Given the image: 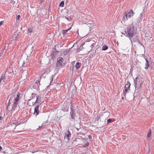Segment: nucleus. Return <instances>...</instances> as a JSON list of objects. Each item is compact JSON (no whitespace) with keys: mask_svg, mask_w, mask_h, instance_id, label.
Masks as SVG:
<instances>
[{"mask_svg":"<svg viewBox=\"0 0 154 154\" xmlns=\"http://www.w3.org/2000/svg\"><path fill=\"white\" fill-rule=\"evenodd\" d=\"M125 35L128 38L132 37L134 35H136L137 33L135 32L134 26L133 23L129 25L125 29Z\"/></svg>","mask_w":154,"mask_h":154,"instance_id":"1","label":"nucleus"},{"mask_svg":"<svg viewBox=\"0 0 154 154\" xmlns=\"http://www.w3.org/2000/svg\"><path fill=\"white\" fill-rule=\"evenodd\" d=\"M135 13L133 12V11L131 9L130 11H127L125 12V14H124L122 21L125 23L126 21L128 20V18H130L131 17L133 16Z\"/></svg>","mask_w":154,"mask_h":154,"instance_id":"2","label":"nucleus"},{"mask_svg":"<svg viewBox=\"0 0 154 154\" xmlns=\"http://www.w3.org/2000/svg\"><path fill=\"white\" fill-rule=\"evenodd\" d=\"M131 41V43L132 45L133 42H138L141 45L143 46L142 45L141 41L139 40L140 37L138 35H134L132 37L129 38Z\"/></svg>","mask_w":154,"mask_h":154,"instance_id":"3","label":"nucleus"},{"mask_svg":"<svg viewBox=\"0 0 154 154\" xmlns=\"http://www.w3.org/2000/svg\"><path fill=\"white\" fill-rule=\"evenodd\" d=\"M143 79L140 76L138 75L136 78L134 79V85L137 86L138 85H142L143 84Z\"/></svg>","mask_w":154,"mask_h":154,"instance_id":"4","label":"nucleus"},{"mask_svg":"<svg viewBox=\"0 0 154 154\" xmlns=\"http://www.w3.org/2000/svg\"><path fill=\"white\" fill-rule=\"evenodd\" d=\"M71 137V133L69 130H68L67 132L65 133L64 140L65 142H67L70 140V137Z\"/></svg>","mask_w":154,"mask_h":154,"instance_id":"5","label":"nucleus"},{"mask_svg":"<svg viewBox=\"0 0 154 154\" xmlns=\"http://www.w3.org/2000/svg\"><path fill=\"white\" fill-rule=\"evenodd\" d=\"M63 58L61 57H58L57 60V63L56 64V66L58 67H61L63 66L62 64Z\"/></svg>","mask_w":154,"mask_h":154,"instance_id":"6","label":"nucleus"},{"mask_svg":"<svg viewBox=\"0 0 154 154\" xmlns=\"http://www.w3.org/2000/svg\"><path fill=\"white\" fill-rule=\"evenodd\" d=\"M39 106L38 105L34 108V112L33 114L36 116L39 113V111L38 110Z\"/></svg>","mask_w":154,"mask_h":154,"instance_id":"7","label":"nucleus"},{"mask_svg":"<svg viewBox=\"0 0 154 154\" xmlns=\"http://www.w3.org/2000/svg\"><path fill=\"white\" fill-rule=\"evenodd\" d=\"M81 140L80 138H76L74 140H73L72 141V143L75 146H77L79 144V142Z\"/></svg>","mask_w":154,"mask_h":154,"instance_id":"8","label":"nucleus"},{"mask_svg":"<svg viewBox=\"0 0 154 154\" xmlns=\"http://www.w3.org/2000/svg\"><path fill=\"white\" fill-rule=\"evenodd\" d=\"M69 109V106L65 104L63 105V106L61 107V109L64 112H67L68 111Z\"/></svg>","mask_w":154,"mask_h":154,"instance_id":"9","label":"nucleus"},{"mask_svg":"<svg viewBox=\"0 0 154 154\" xmlns=\"http://www.w3.org/2000/svg\"><path fill=\"white\" fill-rule=\"evenodd\" d=\"M141 86L142 85H137V86H136L134 85V87L135 88V91H136L137 92L140 91L141 90Z\"/></svg>","mask_w":154,"mask_h":154,"instance_id":"10","label":"nucleus"},{"mask_svg":"<svg viewBox=\"0 0 154 154\" xmlns=\"http://www.w3.org/2000/svg\"><path fill=\"white\" fill-rule=\"evenodd\" d=\"M75 111H73V112L71 111L70 112V113L71 118L72 119L74 120L75 119V115H76V113H75Z\"/></svg>","mask_w":154,"mask_h":154,"instance_id":"11","label":"nucleus"},{"mask_svg":"<svg viewBox=\"0 0 154 154\" xmlns=\"http://www.w3.org/2000/svg\"><path fill=\"white\" fill-rule=\"evenodd\" d=\"M12 70V69L11 67H8L6 69V72L5 73V74L7 75L8 74H10L11 72V71Z\"/></svg>","mask_w":154,"mask_h":154,"instance_id":"12","label":"nucleus"},{"mask_svg":"<svg viewBox=\"0 0 154 154\" xmlns=\"http://www.w3.org/2000/svg\"><path fill=\"white\" fill-rule=\"evenodd\" d=\"M19 103L14 101L13 106L12 107L11 110L14 111L15 109L17 107V105Z\"/></svg>","mask_w":154,"mask_h":154,"instance_id":"13","label":"nucleus"},{"mask_svg":"<svg viewBox=\"0 0 154 154\" xmlns=\"http://www.w3.org/2000/svg\"><path fill=\"white\" fill-rule=\"evenodd\" d=\"M63 86V83H58L57 84L56 88L57 90H59L61 89Z\"/></svg>","mask_w":154,"mask_h":154,"instance_id":"14","label":"nucleus"},{"mask_svg":"<svg viewBox=\"0 0 154 154\" xmlns=\"http://www.w3.org/2000/svg\"><path fill=\"white\" fill-rule=\"evenodd\" d=\"M20 96V94L19 92H18L17 94L16 97L14 99V101L19 103V97Z\"/></svg>","mask_w":154,"mask_h":154,"instance_id":"15","label":"nucleus"},{"mask_svg":"<svg viewBox=\"0 0 154 154\" xmlns=\"http://www.w3.org/2000/svg\"><path fill=\"white\" fill-rule=\"evenodd\" d=\"M6 75L5 74H3L1 76V77L0 79V83L3 80V82H4V80L6 78Z\"/></svg>","mask_w":154,"mask_h":154,"instance_id":"16","label":"nucleus"},{"mask_svg":"<svg viewBox=\"0 0 154 154\" xmlns=\"http://www.w3.org/2000/svg\"><path fill=\"white\" fill-rule=\"evenodd\" d=\"M41 97L40 96H39V95L37 96H36V103H39L41 102Z\"/></svg>","mask_w":154,"mask_h":154,"instance_id":"17","label":"nucleus"},{"mask_svg":"<svg viewBox=\"0 0 154 154\" xmlns=\"http://www.w3.org/2000/svg\"><path fill=\"white\" fill-rule=\"evenodd\" d=\"M27 64L26 63L24 62H23V63L22 65L20 68V70H23V68H25V67H27Z\"/></svg>","mask_w":154,"mask_h":154,"instance_id":"18","label":"nucleus"},{"mask_svg":"<svg viewBox=\"0 0 154 154\" xmlns=\"http://www.w3.org/2000/svg\"><path fill=\"white\" fill-rule=\"evenodd\" d=\"M71 111H75V107L73 105V103L72 102H71Z\"/></svg>","mask_w":154,"mask_h":154,"instance_id":"19","label":"nucleus"},{"mask_svg":"<svg viewBox=\"0 0 154 154\" xmlns=\"http://www.w3.org/2000/svg\"><path fill=\"white\" fill-rule=\"evenodd\" d=\"M131 84L129 81H128L127 83L125 85L124 88H126L129 90H130V86Z\"/></svg>","mask_w":154,"mask_h":154,"instance_id":"20","label":"nucleus"},{"mask_svg":"<svg viewBox=\"0 0 154 154\" xmlns=\"http://www.w3.org/2000/svg\"><path fill=\"white\" fill-rule=\"evenodd\" d=\"M145 60L146 61V63L145 64V68L146 69H147L149 66V62L148 60L146 59V58H145Z\"/></svg>","mask_w":154,"mask_h":154,"instance_id":"21","label":"nucleus"},{"mask_svg":"<svg viewBox=\"0 0 154 154\" xmlns=\"http://www.w3.org/2000/svg\"><path fill=\"white\" fill-rule=\"evenodd\" d=\"M81 63L77 62L75 65V67L76 69H78L81 66Z\"/></svg>","mask_w":154,"mask_h":154,"instance_id":"22","label":"nucleus"},{"mask_svg":"<svg viewBox=\"0 0 154 154\" xmlns=\"http://www.w3.org/2000/svg\"><path fill=\"white\" fill-rule=\"evenodd\" d=\"M129 90L126 88H124L123 93V95L124 97H125L126 96V93Z\"/></svg>","mask_w":154,"mask_h":154,"instance_id":"23","label":"nucleus"},{"mask_svg":"<svg viewBox=\"0 0 154 154\" xmlns=\"http://www.w3.org/2000/svg\"><path fill=\"white\" fill-rule=\"evenodd\" d=\"M15 92H14L12 93V94L10 96L9 100H10V101H12V99L13 98L14 96L15 95Z\"/></svg>","mask_w":154,"mask_h":154,"instance_id":"24","label":"nucleus"},{"mask_svg":"<svg viewBox=\"0 0 154 154\" xmlns=\"http://www.w3.org/2000/svg\"><path fill=\"white\" fill-rule=\"evenodd\" d=\"M8 2L10 1V2L13 5L15 4L17 2V0H8Z\"/></svg>","mask_w":154,"mask_h":154,"instance_id":"25","label":"nucleus"},{"mask_svg":"<svg viewBox=\"0 0 154 154\" xmlns=\"http://www.w3.org/2000/svg\"><path fill=\"white\" fill-rule=\"evenodd\" d=\"M71 28V27H70V28H69L67 29H64L62 31L63 32V34H66L68 31L70 30Z\"/></svg>","mask_w":154,"mask_h":154,"instance_id":"26","label":"nucleus"},{"mask_svg":"<svg viewBox=\"0 0 154 154\" xmlns=\"http://www.w3.org/2000/svg\"><path fill=\"white\" fill-rule=\"evenodd\" d=\"M101 51L100 48H99V46H97V48L95 51V52L98 53L100 52Z\"/></svg>","mask_w":154,"mask_h":154,"instance_id":"27","label":"nucleus"},{"mask_svg":"<svg viewBox=\"0 0 154 154\" xmlns=\"http://www.w3.org/2000/svg\"><path fill=\"white\" fill-rule=\"evenodd\" d=\"M21 123V122H20L19 121H18L17 122H12V124H15V125H16V126L14 128V129H15L16 127L19 125H20Z\"/></svg>","mask_w":154,"mask_h":154,"instance_id":"28","label":"nucleus"},{"mask_svg":"<svg viewBox=\"0 0 154 154\" xmlns=\"http://www.w3.org/2000/svg\"><path fill=\"white\" fill-rule=\"evenodd\" d=\"M108 47L106 45H103L102 48V50L103 51H105L107 50L108 49Z\"/></svg>","mask_w":154,"mask_h":154,"instance_id":"29","label":"nucleus"},{"mask_svg":"<svg viewBox=\"0 0 154 154\" xmlns=\"http://www.w3.org/2000/svg\"><path fill=\"white\" fill-rule=\"evenodd\" d=\"M54 78L53 75H52L51 77V81L50 83V84L49 86H50L51 85H53V82H52V81L53 80V79Z\"/></svg>","mask_w":154,"mask_h":154,"instance_id":"30","label":"nucleus"},{"mask_svg":"<svg viewBox=\"0 0 154 154\" xmlns=\"http://www.w3.org/2000/svg\"><path fill=\"white\" fill-rule=\"evenodd\" d=\"M69 50L68 49H67L66 50L64 51L63 52V54L64 55L67 54L69 53Z\"/></svg>","mask_w":154,"mask_h":154,"instance_id":"31","label":"nucleus"},{"mask_svg":"<svg viewBox=\"0 0 154 154\" xmlns=\"http://www.w3.org/2000/svg\"><path fill=\"white\" fill-rule=\"evenodd\" d=\"M58 53V51L55 48L52 54L55 55H56Z\"/></svg>","mask_w":154,"mask_h":154,"instance_id":"32","label":"nucleus"},{"mask_svg":"<svg viewBox=\"0 0 154 154\" xmlns=\"http://www.w3.org/2000/svg\"><path fill=\"white\" fill-rule=\"evenodd\" d=\"M36 94L32 93V96L30 97L31 99L29 100V101H30L31 99H33L35 98V97Z\"/></svg>","mask_w":154,"mask_h":154,"instance_id":"33","label":"nucleus"},{"mask_svg":"<svg viewBox=\"0 0 154 154\" xmlns=\"http://www.w3.org/2000/svg\"><path fill=\"white\" fill-rule=\"evenodd\" d=\"M56 55H54L52 54L51 55V60L52 61H54L55 57H56Z\"/></svg>","mask_w":154,"mask_h":154,"instance_id":"34","label":"nucleus"},{"mask_svg":"<svg viewBox=\"0 0 154 154\" xmlns=\"http://www.w3.org/2000/svg\"><path fill=\"white\" fill-rule=\"evenodd\" d=\"M145 10V8L144 9H143V12H142V13H141L140 14V15L139 16V18L141 19V20H142V16L143 15V14H144V10Z\"/></svg>","mask_w":154,"mask_h":154,"instance_id":"35","label":"nucleus"},{"mask_svg":"<svg viewBox=\"0 0 154 154\" xmlns=\"http://www.w3.org/2000/svg\"><path fill=\"white\" fill-rule=\"evenodd\" d=\"M151 130L150 129V130L149 131V133L148 134H147V137H150L151 136Z\"/></svg>","mask_w":154,"mask_h":154,"instance_id":"36","label":"nucleus"},{"mask_svg":"<svg viewBox=\"0 0 154 154\" xmlns=\"http://www.w3.org/2000/svg\"><path fill=\"white\" fill-rule=\"evenodd\" d=\"M64 1H62L60 3L59 6L63 7L64 5Z\"/></svg>","mask_w":154,"mask_h":154,"instance_id":"37","label":"nucleus"},{"mask_svg":"<svg viewBox=\"0 0 154 154\" xmlns=\"http://www.w3.org/2000/svg\"><path fill=\"white\" fill-rule=\"evenodd\" d=\"M89 143L88 142H87L85 143V144L83 146L84 147L86 148L88 146H89Z\"/></svg>","mask_w":154,"mask_h":154,"instance_id":"38","label":"nucleus"},{"mask_svg":"<svg viewBox=\"0 0 154 154\" xmlns=\"http://www.w3.org/2000/svg\"><path fill=\"white\" fill-rule=\"evenodd\" d=\"M65 18L67 19L68 21H71L72 20V18L70 17H65Z\"/></svg>","mask_w":154,"mask_h":154,"instance_id":"39","label":"nucleus"},{"mask_svg":"<svg viewBox=\"0 0 154 154\" xmlns=\"http://www.w3.org/2000/svg\"><path fill=\"white\" fill-rule=\"evenodd\" d=\"M11 101H10V100H9L8 101V105H7V107H6V109L7 110L8 109V106H9L10 105V104H11Z\"/></svg>","mask_w":154,"mask_h":154,"instance_id":"40","label":"nucleus"},{"mask_svg":"<svg viewBox=\"0 0 154 154\" xmlns=\"http://www.w3.org/2000/svg\"><path fill=\"white\" fill-rule=\"evenodd\" d=\"M88 139H89V140L90 141L92 139V137L90 135H88Z\"/></svg>","mask_w":154,"mask_h":154,"instance_id":"41","label":"nucleus"},{"mask_svg":"<svg viewBox=\"0 0 154 154\" xmlns=\"http://www.w3.org/2000/svg\"><path fill=\"white\" fill-rule=\"evenodd\" d=\"M112 121V119H109L107 120V124H109V123H110Z\"/></svg>","mask_w":154,"mask_h":154,"instance_id":"42","label":"nucleus"},{"mask_svg":"<svg viewBox=\"0 0 154 154\" xmlns=\"http://www.w3.org/2000/svg\"><path fill=\"white\" fill-rule=\"evenodd\" d=\"M100 119V118L98 116H97V118H95V122H97L99 119Z\"/></svg>","mask_w":154,"mask_h":154,"instance_id":"43","label":"nucleus"},{"mask_svg":"<svg viewBox=\"0 0 154 154\" xmlns=\"http://www.w3.org/2000/svg\"><path fill=\"white\" fill-rule=\"evenodd\" d=\"M46 123H47V121L44 122V123H43L42 124L41 127H43V126H45L46 125Z\"/></svg>","mask_w":154,"mask_h":154,"instance_id":"44","label":"nucleus"},{"mask_svg":"<svg viewBox=\"0 0 154 154\" xmlns=\"http://www.w3.org/2000/svg\"><path fill=\"white\" fill-rule=\"evenodd\" d=\"M77 134L79 137H81V135H82V134L81 132H77Z\"/></svg>","mask_w":154,"mask_h":154,"instance_id":"45","label":"nucleus"},{"mask_svg":"<svg viewBox=\"0 0 154 154\" xmlns=\"http://www.w3.org/2000/svg\"><path fill=\"white\" fill-rule=\"evenodd\" d=\"M28 31L29 32H32V29L31 28H29V29H28Z\"/></svg>","mask_w":154,"mask_h":154,"instance_id":"46","label":"nucleus"},{"mask_svg":"<svg viewBox=\"0 0 154 154\" xmlns=\"http://www.w3.org/2000/svg\"><path fill=\"white\" fill-rule=\"evenodd\" d=\"M35 83L36 85H38V84H39V85H40V81H39V80H37L36 81Z\"/></svg>","mask_w":154,"mask_h":154,"instance_id":"47","label":"nucleus"},{"mask_svg":"<svg viewBox=\"0 0 154 154\" xmlns=\"http://www.w3.org/2000/svg\"><path fill=\"white\" fill-rule=\"evenodd\" d=\"M83 45H84L83 44H82L81 45V46H80V48H79V49H80V50H82V47H83Z\"/></svg>","mask_w":154,"mask_h":154,"instance_id":"48","label":"nucleus"},{"mask_svg":"<svg viewBox=\"0 0 154 154\" xmlns=\"http://www.w3.org/2000/svg\"><path fill=\"white\" fill-rule=\"evenodd\" d=\"M20 15H18L17 16V19L18 20H19L20 19Z\"/></svg>","mask_w":154,"mask_h":154,"instance_id":"49","label":"nucleus"},{"mask_svg":"<svg viewBox=\"0 0 154 154\" xmlns=\"http://www.w3.org/2000/svg\"><path fill=\"white\" fill-rule=\"evenodd\" d=\"M74 66H71L70 67V70H73V69H74Z\"/></svg>","mask_w":154,"mask_h":154,"instance_id":"50","label":"nucleus"},{"mask_svg":"<svg viewBox=\"0 0 154 154\" xmlns=\"http://www.w3.org/2000/svg\"><path fill=\"white\" fill-rule=\"evenodd\" d=\"M94 43H93L92 45H91L90 47H91V48H94Z\"/></svg>","mask_w":154,"mask_h":154,"instance_id":"51","label":"nucleus"},{"mask_svg":"<svg viewBox=\"0 0 154 154\" xmlns=\"http://www.w3.org/2000/svg\"><path fill=\"white\" fill-rule=\"evenodd\" d=\"M4 23V21H1L0 22V25H2V24H3Z\"/></svg>","mask_w":154,"mask_h":154,"instance_id":"52","label":"nucleus"},{"mask_svg":"<svg viewBox=\"0 0 154 154\" xmlns=\"http://www.w3.org/2000/svg\"><path fill=\"white\" fill-rule=\"evenodd\" d=\"M36 103V101L33 104V105L34 106L36 103Z\"/></svg>","mask_w":154,"mask_h":154,"instance_id":"53","label":"nucleus"},{"mask_svg":"<svg viewBox=\"0 0 154 154\" xmlns=\"http://www.w3.org/2000/svg\"><path fill=\"white\" fill-rule=\"evenodd\" d=\"M4 154H8V153L7 152H6L5 151L4 152Z\"/></svg>","mask_w":154,"mask_h":154,"instance_id":"54","label":"nucleus"},{"mask_svg":"<svg viewBox=\"0 0 154 154\" xmlns=\"http://www.w3.org/2000/svg\"><path fill=\"white\" fill-rule=\"evenodd\" d=\"M2 118L0 116V121H1V120H2Z\"/></svg>","mask_w":154,"mask_h":154,"instance_id":"55","label":"nucleus"},{"mask_svg":"<svg viewBox=\"0 0 154 154\" xmlns=\"http://www.w3.org/2000/svg\"><path fill=\"white\" fill-rule=\"evenodd\" d=\"M2 146H0V150H1L2 149Z\"/></svg>","mask_w":154,"mask_h":154,"instance_id":"56","label":"nucleus"},{"mask_svg":"<svg viewBox=\"0 0 154 154\" xmlns=\"http://www.w3.org/2000/svg\"><path fill=\"white\" fill-rule=\"evenodd\" d=\"M2 56V54L1 53L0 54V58H1V57Z\"/></svg>","mask_w":154,"mask_h":154,"instance_id":"57","label":"nucleus"},{"mask_svg":"<svg viewBox=\"0 0 154 154\" xmlns=\"http://www.w3.org/2000/svg\"><path fill=\"white\" fill-rule=\"evenodd\" d=\"M116 44H117V46H118V45H119V43L118 42H117V43H116Z\"/></svg>","mask_w":154,"mask_h":154,"instance_id":"58","label":"nucleus"},{"mask_svg":"<svg viewBox=\"0 0 154 154\" xmlns=\"http://www.w3.org/2000/svg\"><path fill=\"white\" fill-rule=\"evenodd\" d=\"M68 2V1H66V4H67V3Z\"/></svg>","mask_w":154,"mask_h":154,"instance_id":"59","label":"nucleus"},{"mask_svg":"<svg viewBox=\"0 0 154 154\" xmlns=\"http://www.w3.org/2000/svg\"><path fill=\"white\" fill-rule=\"evenodd\" d=\"M76 129L78 131L79 130V129L78 128H76Z\"/></svg>","mask_w":154,"mask_h":154,"instance_id":"60","label":"nucleus"},{"mask_svg":"<svg viewBox=\"0 0 154 154\" xmlns=\"http://www.w3.org/2000/svg\"><path fill=\"white\" fill-rule=\"evenodd\" d=\"M13 125V124H12V123H11V125Z\"/></svg>","mask_w":154,"mask_h":154,"instance_id":"61","label":"nucleus"},{"mask_svg":"<svg viewBox=\"0 0 154 154\" xmlns=\"http://www.w3.org/2000/svg\"><path fill=\"white\" fill-rule=\"evenodd\" d=\"M122 99H123V100L124 99V97H122Z\"/></svg>","mask_w":154,"mask_h":154,"instance_id":"62","label":"nucleus"},{"mask_svg":"<svg viewBox=\"0 0 154 154\" xmlns=\"http://www.w3.org/2000/svg\"><path fill=\"white\" fill-rule=\"evenodd\" d=\"M40 128V126H39V128Z\"/></svg>","mask_w":154,"mask_h":154,"instance_id":"63","label":"nucleus"},{"mask_svg":"<svg viewBox=\"0 0 154 154\" xmlns=\"http://www.w3.org/2000/svg\"><path fill=\"white\" fill-rule=\"evenodd\" d=\"M40 80L41 79V77H40Z\"/></svg>","mask_w":154,"mask_h":154,"instance_id":"64","label":"nucleus"}]
</instances>
